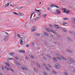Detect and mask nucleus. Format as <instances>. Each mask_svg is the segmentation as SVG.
<instances>
[{
    "instance_id": "6",
    "label": "nucleus",
    "mask_w": 75,
    "mask_h": 75,
    "mask_svg": "<svg viewBox=\"0 0 75 75\" xmlns=\"http://www.w3.org/2000/svg\"><path fill=\"white\" fill-rule=\"evenodd\" d=\"M55 66L56 68H61V66H59V65L57 64H55Z\"/></svg>"
},
{
    "instance_id": "40",
    "label": "nucleus",
    "mask_w": 75,
    "mask_h": 75,
    "mask_svg": "<svg viewBox=\"0 0 75 75\" xmlns=\"http://www.w3.org/2000/svg\"><path fill=\"white\" fill-rule=\"evenodd\" d=\"M47 65L49 67H50V68H51V67H52L51 66V65H50V64H48Z\"/></svg>"
},
{
    "instance_id": "39",
    "label": "nucleus",
    "mask_w": 75,
    "mask_h": 75,
    "mask_svg": "<svg viewBox=\"0 0 75 75\" xmlns=\"http://www.w3.org/2000/svg\"><path fill=\"white\" fill-rule=\"evenodd\" d=\"M17 37L18 38H20V35L19 34H18L17 35Z\"/></svg>"
},
{
    "instance_id": "23",
    "label": "nucleus",
    "mask_w": 75,
    "mask_h": 75,
    "mask_svg": "<svg viewBox=\"0 0 75 75\" xmlns=\"http://www.w3.org/2000/svg\"><path fill=\"white\" fill-rule=\"evenodd\" d=\"M67 51H68L69 52H70V53H71V52H72L69 49H67Z\"/></svg>"
},
{
    "instance_id": "37",
    "label": "nucleus",
    "mask_w": 75,
    "mask_h": 75,
    "mask_svg": "<svg viewBox=\"0 0 75 75\" xmlns=\"http://www.w3.org/2000/svg\"><path fill=\"white\" fill-rule=\"evenodd\" d=\"M52 32L53 33H54L55 34H57V33H56L55 31H53Z\"/></svg>"
},
{
    "instance_id": "27",
    "label": "nucleus",
    "mask_w": 75,
    "mask_h": 75,
    "mask_svg": "<svg viewBox=\"0 0 75 75\" xmlns=\"http://www.w3.org/2000/svg\"><path fill=\"white\" fill-rule=\"evenodd\" d=\"M68 39L69 40H70V41H73L74 40L72 39H71V38H68Z\"/></svg>"
},
{
    "instance_id": "48",
    "label": "nucleus",
    "mask_w": 75,
    "mask_h": 75,
    "mask_svg": "<svg viewBox=\"0 0 75 75\" xmlns=\"http://www.w3.org/2000/svg\"><path fill=\"white\" fill-rule=\"evenodd\" d=\"M43 59H45V60H46V59H46V58H45V57H43Z\"/></svg>"
},
{
    "instance_id": "18",
    "label": "nucleus",
    "mask_w": 75,
    "mask_h": 75,
    "mask_svg": "<svg viewBox=\"0 0 75 75\" xmlns=\"http://www.w3.org/2000/svg\"><path fill=\"white\" fill-rule=\"evenodd\" d=\"M5 64L6 65H7V66H8V67H10V65H9V64H8V62H6L5 63Z\"/></svg>"
},
{
    "instance_id": "17",
    "label": "nucleus",
    "mask_w": 75,
    "mask_h": 75,
    "mask_svg": "<svg viewBox=\"0 0 75 75\" xmlns=\"http://www.w3.org/2000/svg\"><path fill=\"white\" fill-rule=\"evenodd\" d=\"M54 26H55L56 28H59V26H58V25H55Z\"/></svg>"
},
{
    "instance_id": "55",
    "label": "nucleus",
    "mask_w": 75,
    "mask_h": 75,
    "mask_svg": "<svg viewBox=\"0 0 75 75\" xmlns=\"http://www.w3.org/2000/svg\"><path fill=\"white\" fill-rule=\"evenodd\" d=\"M50 27H52V25L51 24L50 25Z\"/></svg>"
},
{
    "instance_id": "10",
    "label": "nucleus",
    "mask_w": 75,
    "mask_h": 75,
    "mask_svg": "<svg viewBox=\"0 0 75 75\" xmlns=\"http://www.w3.org/2000/svg\"><path fill=\"white\" fill-rule=\"evenodd\" d=\"M68 61H69V62H73L72 59L69 58L68 59Z\"/></svg>"
},
{
    "instance_id": "5",
    "label": "nucleus",
    "mask_w": 75,
    "mask_h": 75,
    "mask_svg": "<svg viewBox=\"0 0 75 75\" xmlns=\"http://www.w3.org/2000/svg\"><path fill=\"white\" fill-rule=\"evenodd\" d=\"M34 14V13H32L31 15L30 20H31V21H34V19H32V20H31V18H32V16H33V15Z\"/></svg>"
},
{
    "instance_id": "12",
    "label": "nucleus",
    "mask_w": 75,
    "mask_h": 75,
    "mask_svg": "<svg viewBox=\"0 0 75 75\" xmlns=\"http://www.w3.org/2000/svg\"><path fill=\"white\" fill-rule=\"evenodd\" d=\"M45 35H46V36H47V37H49L50 36V35L49 34L46 33H45L44 34Z\"/></svg>"
},
{
    "instance_id": "11",
    "label": "nucleus",
    "mask_w": 75,
    "mask_h": 75,
    "mask_svg": "<svg viewBox=\"0 0 75 75\" xmlns=\"http://www.w3.org/2000/svg\"><path fill=\"white\" fill-rule=\"evenodd\" d=\"M56 11L58 13V14H60L61 13V12L59 11V10L58 9H57L56 10Z\"/></svg>"
},
{
    "instance_id": "30",
    "label": "nucleus",
    "mask_w": 75,
    "mask_h": 75,
    "mask_svg": "<svg viewBox=\"0 0 75 75\" xmlns=\"http://www.w3.org/2000/svg\"><path fill=\"white\" fill-rule=\"evenodd\" d=\"M16 64H17V65H21V64H20V63L18 62H17L16 63Z\"/></svg>"
},
{
    "instance_id": "57",
    "label": "nucleus",
    "mask_w": 75,
    "mask_h": 75,
    "mask_svg": "<svg viewBox=\"0 0 75 75\" xmlns=\"http://www.w3.org/2000/svg\"><path fill=\"white\" fill-rule=\"evenodd\" d=\"M34 71H36V69L34 68Z\"/></svg>"
},
{
    "instance_id": "16",
    "label": "nucleus",
    "mask_w": 75,
    "mask_h": 75,
    "mask_svg": "<svg viewBox=\"0 0 75 75\" xmlns=\"http://www.w3.org/2000/svg\"><path fill=\"white\" fill-rule=\"evenodd\" d=\"M21 38L22 40H23V41H25V37H21Z\"/></svg>"
},
{
    "instance_id": "43",
    "label": "nucleus",
    "mask_w": 75,
    "mask_h": 75,
    "mask_svg": "<svg viewBox=\"0 0 75 75\" xmlns=\"http://www.w3.org/2000/svg\"><path fill=\"white\" fill-rule=\"evenodd\" d=\"M64 75H68V74L66 73V72H65L64 73Z\"/></svg>"
},
{
    "instance_id": "60",
    "label": "nucleus",
    "mask_w": 75,
    "mask_h": 75,
    "mask_svg": "<svg viewBox=\"0 0 75 75\" xmlns=\"http://www.w3.org/2000/svg\"><path fill=\"white\" fill-rule=\"evenodd\" d=\"M0 74L1 75H3V74H2V73H0Z\"/></svg>"
},
{
    "instance_id": "50",
    "label": "nucleus",
    "mask_w": 75,
    "mask_h": 75,
    "mask_svg": "<svg viewBox=\"0 0 75 75\" xmlns=\"http://www.w3.org/2000/svg\"><path fill=\"white\" fill-rule=\"evenodd\" d=\"M8 60H11V58H8Z\"/></svg>"
},
{
    "instance_id": "63",
    "label": "nucleus",
    "mask_w": 75,
    "mask_h": 75,
    "mask_svg": "<svg viewBox=\"0 0 75 75\" xmlns=\"http://www.w3.org/2000/svg\"><path fill=\"white\" fill-rule=\"evenodd\" d=\"M40 4H41V2H40V3H39Z\"/></svg>"
},
{
    "instance_id": "33",
    "label": "nucleus",
    "mask_w": 75,
    "mask_h": 75,
    "mask_svg": "<svg viewBox=\"0 0 75 75\" xmlns=\"http://www.w3.org/2000/svg\"><path fill=\"white\" fill-rule=\"evenodd\" d=\"M53 59H54V60L55 61H57V59H55V57L53 58Z\"/></svg>"
},
{
    "instance_id": "26",
    "label": "nucleus",
    "mask_w": 75,
    "mask_h": 75,
    "mask_svg": "<svg viewBox=\"0 0 75 75\" xmlns=\"http://www.w3.org/2000/svg\"><path fill=\"white\" fill-rule=\"evenodd\" d=\"M51 7H55V5H53V4H52L50 5Z\"/></svg>"
},
{
    "instance_id": "8",
    "label": "nucleus",
    "mask_w": 75,
    "mask_h": 75,
    "mask_svg": "<svg viewBox=\"0 0 75 75\" xmlns=\"http://www.w3.org/2000/svg\"><path fill=\"white\" fill-rule=\"evenodd\" d=\"M24 68H22V69H23V70H24V69H26L27 71L28 70V69H27V68L26 67H25V66H24Z\"/></svg>"
},
{
    "instance_id": "44",
    "label": "nucleus",
    "mask_w": 75,
    "mask_h": 75,
    "mask_svg": "<svg viewBox=\"0 0 75 75\" xmlns=\"http://www.w3.org/2000/svg\"><path fill=\"white\" fill-rule=\"evenodd\" d=\"M63 24H64V25H65V24H67V23H66L65 22H63Z\"/></svg>"
},
{
    "instance_id": "20",
    "label": "nucleus",
    "mask_w": 75,
    "mask_h": 75,
    "mask_svg": "<svg viewBox=\"0 0 75 75\" xmlns=\"http://www.w3.org/2000/svg\"><path fill=\"white\" fill-rule=\"evenodd\" d=\"M23 41L22 40H21L20 41V44L21 45H23Z\"/></svg>"
},
{
    "instance_id": "54",
    "label": "nucleus",
    "mask_w": 75,
    "mask_h": 75,
    "mask_svg": "<svg viewBox=\"0 0 75 75\" xmlns=\"http://www.w3.org/2000/svg\"><path fill=\"white\" fill-rule=\"evenodd\" d=\"M25 58H26V59H28V57H27V56H26L25 57Z\"/></svg>"
},
{
    "instance_id": "19",
    "label": "nucleus",
    "mask_w": 75,
    "mask_h": 75,
    "mask_svg": "<svg viewBox=\"0 0 75 75\" xmlns=\"http://www.w3.org/2000/svg\"><path fill=\"white\" fill-rule=\"evenodd\" d=\"M35 34L36 35L39 36L40 35V33H35Z\"/></svg>"
},
{
    "instance_id": "59",
    "label": "nucleus",
    "mask_w": 75,
    "mask_h": 75,
    "mask_svg": "<svg viewBox=\"0 0 75 75\" xmlns=\"http://www.w3.org/2000/svg\"><path fill=\"white\" fill-rule=\"evenodd\" d=\"M33 63H34V64H35V62L33 61Z\"/></svg>"
},
{
    "instance_id": "36",
    "label": "nucleus",
    "mask_w": 75,
    "mask_h": 75,
    "mask_svg": "<svg viewBox=\"0 0 75 75\" xmlns=\"http://www.w3.org/2000/svg\"><path fill=\"white\" fill-rule=\"evenodd\" d=\"M63 31H64L65 32H66V31H67V30L65 29H63Z\"/></svg>"
},
{
    "instance_id": "14",
    "label": "nucleus",
    "mask_w": 75,
    "mask_h": 75,
    "mask_svg": "<svg viewBox=\"0 0 75 75\" xmlns=\"http://www.w3.org/2000/svg\"><path fill=\"white\" fill-rule=\"evenodd\" d=\"M47 16V14H44L43 16V17L45 18V17H46V16Z\"/></svg>"
},
{
    "instance_id": "49",
    "label": "nucleus",
    "mask_w": 75,
    "mask_h": 75,
    "mask_svg": "<svg viewBox=\"0 0 75 75\" xmlns=\"http://www.w3.org/2000/svg\"><path fill=\"white\" fill-rule=\"evenodd\" d=\"M5 34H7V35H9V34H8V33H7V32H5Z\"/></svg>"
},
{
    "instance_id": "64",
    "label": "nucleus",
    "mask_w": 75,
    "mask_h": 75,
    "mask_svg": "<svg viewBox=\"0 0 75 75\" xmlns=\"http://www.w3.org/2000/svg\"><path fill=\"white\" fill-rule=\"evenodd\" d=\"M7 37V36H6L5 37V38H4V40H5V39H6V37Z\"/></svg>"
},
{
    "instance_id": "62",
    "label": "nucleus",
    "mask_w": 75,
    "mask_h": 75,
    "mask_svg": "<svg viewBox=\"0 0 75 75\" xmlns=\"http://www.w3.org/2000/svg\"><path fill=\"white\" fill-rule=\"evenodd\" d=\"M12 59H13V58H11V60H12Z\"/></svg>"
},
{
    "instance_id": "13",
    "label": "nucleus",
    "mask_w": 75,
    "mask_h": 75,
    "mask_svg": "<svg viewBox=\"0 0 75 75\" xmlns=\"http://www.w3.org/2000/svg\"><path fill=\"white\" fill-rule=\"evenodd\" d=\"M46 31H47L48 32H51V30H50L48 28L46 29Z\"/></svg>"
},
{
    "instance_id": "24",
    "label": "nucleus",
    "mask_w": 75,
    "mask_h": 75,
    "mask_svg": "<svg viewBox=\"0 0 75 75\" xmlns=\"http://www.w3.org/2000/svg\"><path fill=\"white\" fill-rule=\"evenodd\" d=\"M39 17H38L36 18L35 19V21H37V20H38V18H39Z\"/></svg>"
},
{
    "instance_id": "32",
    "label": "nucleus",
    "mask_w": 75,
    "mask_h": 75,
    "mask_svg": "<svg viewBox=\"0 0 75 75\" xmlns=\"http://www.w3.org/2000/svg\"><path fill=\"white\" fill-rule=\"evenodd\" d=\"M68 18H64V20H68Z\"/></svg>"
},
{
    "instance_id": "58",
    "label": "nucleus",
    "mask_w": 75,
    "mask_h": 75,
    "mask_svg": "<svg viewBox=\"0 0 75 75\" xmlns=\"http://www.w3.org/2000/svg\"><path fill=\"white\" fill-rule=\"evenodd\" d=\"M2 69L4 70V68L3 67V66H2Z\"/></svg>"
},
{
    "instance_id": "3",
    "label": "nucleus",
    "mask_w": 75,
    "mask_h": 75,
    "mask_svg": "<svg viewBox=\"0 0 75 75\" xmlns=\"http://www.w3.org/2000/svg\"><path fill=\"white\" fill-rule=\"evenodd\" d=\"M58 59H59V60H61V59H63L64 60H66V59L63 57H61L59 58L58 57H57Z\"/></svg>"
},
{
    "instance_id": "46",
    "label": "nucleus",
    "mask_w": 75,
    "mask_h": 75,
    "mask_svg": "<svg viewBox=\"0 0 75 75\" xmlns=\"http://www.w3.org/2000/svg\"><path fill=\"white\" fill-rule=\"evenodd\" d=\"M70 34H72V32L71 31H70L69 32Z\"/></svg>"
},
{
    "instance_id": "45",
    "label": "nucleus",
    "mask_w": 75,
    "mask_h": 75,
    "mask_svg": "<svg viewBox=\"0 0 75 75\" xmlns=\"http://www.w3.org/2000/svg\"><path fill=\"white\" fill-rule=\"evenodd\" d=\"M31 57L32 58H33V59H34V56H33V55H31Z\"/></svg>"
},
{
    "instance_id": "42",
    "label": "nucleus",
    "mask_w": 75,
    "mask_h": 75,
    "mask_svg": "<svg viewBox=\"0 0 75 75\" xmlns=\"http://www.w3.org/2000/svg\"><path fill=\"white\" fill-rule=\"evenodd\" d=\"M46 69L47 70V71H50V69L48 68H46Z\"/></svg>"
},
{
    "instance_id": "56",
    "label": "nucleus",
    "mask_w": 75,
    "mask_h": 75,
    "mask_svg": "<svg viewBox=\"0 0 75 75\" xmlns=\"http://www.w3.org/2000/svg\"><path fill=\"white\" fill-rule=\"evenodd\" d=\"M47 10H48V11H49L50 10V8H47Z\"/></svg>"
},
{
    "instance_id": "47",
    "label": "nucleus",
    "mask_w": 75,
    "mask_h": 75,
    "mask_svg": "<svg viewBox=\"0 0 75 75\" xmlns=\"http://www.w3.org/2000/svg\"><path fill=\"white\" fill-rule=\"evenodd\" d=\"M35 11H41V10H35Z\"/></svg>"
},
{
    "instance_id": "38",
    "label": "nucleus",
    "mask_w": 75,
    "mask_h": 75,
    "mask_svg": "<svg viewBox=\"0 0 75 75\" xmlns=\"http://www.w3.org/2000/svg\"><path fill=\"white\" fill-rule=\"evenodd\" d=\"M47 57H49V58H51V56H50L49 54L47 55Z\"/></svg>"
},
{
    "instance_id": "25",
    "label": "nucleus",
    "mask_w": 75,
    "mask_h": 75,
    "mask_svg": "<svg viewBox=\"0 0 75 75\" xmlns=\"http://www.w3.org/2000/svg\"><path fill=\"white\" fill-rule=\"evenodd\" d=\"M52 72L53 74H56V72H55V70H53Z\"/></svg>"
},
{
    "instance_id": "1",
    "label": "nucleus",
    "mask_w": 75,
    "mask_h": 75,
    "mask_svg": "<svg viewBox=\"0 0 75 75\" xmlns=\"http://www.w3.org/2000/svg\"><path fill=\"white\" fill-rule=\"evenodd\" d=\"M62 10H63V12L64 13H66V14H69V11H68L67 9L65 8H64L62 9Z\"/></svg>"
},
{
    "instance_id": "22",
    "label": "nucleus",
    "mask_w": 75,
    "mask_h": 75,
    "mask_svg": "<svg viewBox=\"0 0 75 75\" xmlns=\"http://www.w3.org/2000/svg\"><path fill=\"white\" fill-rule=\"evenodd\" d=\"M37 65L38 66V67H39V68H41V66H40V64H38V63H37Z\"/></svg>"
},
{
    "instance_id": "53",
    "label": "nucleus",
    "mask_w": 75,
    "mask_h": 75,
    "mask_svg": "<svg viewBox=\"0 0 75 75\" xmlns=\"http://www.w3.org/2000/svg\"><path fill=\"white\" fill-rule=\"evenodd\" d=\"M26 47H29V45H27Z\"/></svg>"
},
{
    "instance_id": "52",
    "label": "nucleus",
    "mask_w": 75,
    "mask_h": 75,
    "mask_svg": "<svg viewBox=\"0 0 75 75\" xmlns=\"http://www.w3.org/2000/svg\"><path fill=\"white\" fill-rule=\"evenodd\" d=\"M10 6H11V7H14V6H13L12 4H10Z\"/></svg>"
},
{
    "instance_id": "31",
    "label": "nucleus",
    "mask_w": 75,
    "mask_h": 75,
    "mask_svg": "<svg viewBox=\"0 0 75 75\" xmlns=\"http://www.w3.org/2000/svg\"><path fill=\"white\" fill-rule=\"evenodd\" d=\"M38 16L39 17H41V13H40L39 14Z\"/></svg>"
},
{
    "instance_id": "15",
    "label": "nucleus",
    "mask_w": 75,
    "mask_h": 75,
    "mask_svg": "<svg viewBox=\"0 0 75 75\" xmlns=\"http://www.w3.org/2000/svg\"><path fill=\"white\" fill-rule=\"evenodd\" d=\"M9 4H10L9 3H6V4L4 6L5 7H7V6H8Z\"/></svg>"
},
{
    "instance_id": "4",
    "label": "nucleus",
    "mask_w": 75,
    "mask_h": 75,
    "mask_svg": "<svg viewBox=\"0 0 75 75\" xmlns=\"http://www.w3.org/2000/svg\"><path fill=\"white\" fill-rule=\"evenodd\" d=\"M38 28L37 27H34L33 28V30H32V32H34V31H35V30H37Z\"/></svg>"
},
{
    "instance_id": "29",
    "label": "nucleus",
    "mask_w": 75,
    "mask_h": 75,
    "mask_svg": "<svg viewBox=\"0 0 75 75\" xmlns=\"http://www.w3.org/2000/svg\"><path fill=\"white\" fill-rule=\"evenodd\" d=\"M43 74H44V75H47V73L45 72L44 71L43 72Z\"/></svg>"
},
{
    "instance_id": "61",
    "label": "nucleus",
    "mask_w": 75,
    "mask_h": 75,
    "mask_svg": "<svg viewBox=\"0 0 75 75\" xmlns=\"http://www.w3.org/2000/svg\"><path fill=\"white\" fill-rule=\"evenodd\" d=\"M45 44H46V45L48 44H47V42L45 43Z\"/></svg>"
},
{
    "instance_id": "51",
    "label": "nucleus",
    "mask_w": 75,
    "mask_h": 75,
    "mask_svg": "<svg viewBox=\"0 0 75 75\" xmlns=\"http://www.w3.org/2000/svg\"><path fill=\"white\" fill-rule=\"evenodd\" d=\"M56 54V55H58V56H59V54Z\"/></svg>"
},
{
    "instance_id": "41",
    "label": "nucleus",
    "mask_w": 75,
    "mask_h": 75,
    "mask_svg": "<svg viewBox=\"0 0 75 75\" xmlns=\"http://www.w3.org/2000/svg\"><path fill=\"white\" fill-rule=\"evenodd\" d=\"M15 58H16L17 59H18V57H17V56H15Z\"/></svg>"
},
{
    "instance_id": "34",
    "label": "nucleus",
    "mask_w": 75,
    "mask_h": 75,
    "mask_svg": "<svg viewBox=\"0 0 75 75\" xmlns=\"http://www.w3.org/2000/svg\"><path fill=\"white\" fill-rule=\"evenodd\" d=\"M73 20L74 21H73L74 23V24H75V18H73Z\"/></svg>"
},
{
    "instance_id": "21",
    "label": "nucleus",
    "mask_w": 75,
    "mask_h": 75,
    "mask_svg": "<svg viewBox=\"0 0 75 75\" xmlns=\"http://www.w3.org/2000/svg\"><path fill=\"white\" fill-rule=\"evenodd\" d=\"M5 68H6V69L7 70V71H9V69L7 67L5 66Z\"/></svg>"
},
{
    "instance_id": "35",
    "label": "nucleus",
    "mask_w": 75,
    "mask_h": 75,
    "mask_svg": "<svg viewBox=\"0 0 75 75\" xmlns=\"http://www.w3.org/2000/svg\"><path fill=\"white\" fill-rule=\"evenodd\" d=\"M54 7H56L57 8H59V7L57 5H54Z\"/></svg>"
},
{
    "instance_id": "2",
    "label": "nucleus",
    "mask_w": 75,
    "mask_h": 75,
    "mask_svg": "<svg viewBox=\"0 0 75 75\" xmlns=\"http://www.w3.org/2000/svg\"><path fill=\"white\" fill-rule=\"evenodd\" d=\"M14 14H16V15H17V16H23L24 15V14L23 13H21V12L19 13V14L17 13H16V12H13Z\"/></svg>"
},
{
    "instance_id": "7",
    "label": "nucleus",
    "mask_w": 75,
    "mask_h": 75,
    "mask_svg": "<svg viewBox=\"0 0 75 75\" xmlns=\"http://www.w3.org/2000/svg\"><path fill=\"white\" fill-rule=\"evenodd\" d=\"M19 52H21V53H25V50H20L19 51Z\"/></svg>"
},
{
    "instance_id": "9",
    "label": "nucleus",
    "mask_w": 75,
    "mask_h": 75,
    "mask_svg": "<svg viewBox=\"0 0 75 75\" xmlns=\"http://www.w3.org/2000/svg\"><path fill=\"white\" fill-rule=\"evenodd\" d=\"M10 55H15V53L13 52H10L9 53Z\"/></svg>"
},
{
    "instance_id": "28",
    "label": "nucleus",
    "mask_w": 75,
    "mask_h": 75,
    "mask_svg": "<svg viewBox=\"0 0 75 75\" xmlns=\"http://www.w3.org/2000/svg\"><path fill=\"white\" fill-rule=\"evenodd\" d=\"M22 7H17V9H18V10H20V8H22Z\"/></svg>"
}]
</instances>
